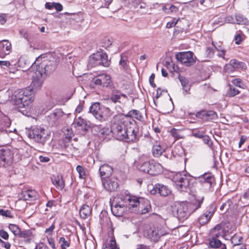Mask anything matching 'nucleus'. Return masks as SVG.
Segmentation results:
<instances>
[{
    "mask_svg": "<svg viewBox=\"0 0 249 249\" xmlns=\"http://www.w3.org/2000/svg\"><path fill=\"white\" fill-rule=\"evenodd\" d=\"M126 117L123 114L115 115L111 121L110 131L116 139L126 142H135L137 132L132 126L126 127Z\"/></svg>",
    "mask_w": 249,
    "mask_h": 249,
    "instance_id": "1",
    "label": "nucleus"
},
{
    "mask_svg": "<svg viewBox=\"0 0 249 249\" xmlns=\"http://www.w3.org/2000/svg\"><path fill=\"white\" fill-rule=\"evenodd\" d=\"M172 180L178 190L186 192L190 188L194 178L183 172H177L173 175Z\"/></svg>",
    "mask_w": 249,
    "mask_h": 249,
    "instance_id": "2",
    "label": "nucleus"
},
{
    "mask_svg": "<svg viewBox=\"0 0 249 249\" xmlns=\"http://www.w3.org/2000/svg\"><path fill=\"white\" fill-rule=\"evenodd\" d=\"M126 208L127 204L123 196H115L111 203L112 213L116 216H123Z\"/></svg>",
    "mask_w": 249,
    "mask_h": 249,
    "instance_id": "3",
    "label": "nucleus"
},
{
    "mask_svg": "<svg viewBox=\"0 0 249 249\" xmlns=\"http://www.w3.org/2000/svg\"><path fill=\"white\" fill-rule=\"evenodd\" d=\"M190 206L191 204L187 202L177 203L172 207L173 212L176 215L179 220L183 221L190 215L188 209Z\"/></svg>",
    "mask_w": 249,
    "mask_h": 249,
    "instance_id": "4",
    "label": "nucleus"
},
{
    "mask_svg": "<svg viewBox=\"0 0 249 249\" xmlns=\"http://www.w3.org/2000/svg\"><path fill=\"white\" fill-rule=\"evenodd\" d=\"M31 89H26L20 90L15 95V102L19 107L28 106L31 103Z\"/></svg>",
    "mask_w": 249,
    "mask_h": 249,
    "instance_id": "5",
    "label": "nucleus"
},
{
    "mask_svg": "<svg viewBox=\"0 0 249 249\" xmlns=\"http://www.w3.org/2000/svg\"><path fill=\"white\" fill-rule=\"evenodd\" d=\"M58 63V58L54 57H51L47 61H44L41 62L40 65L38 66L39 69H41V70H39L40 77H41L43 73L47 75L53 72L55 70Z\"/></svg>",
    "mask_w": 249,
    "mask_h": 249,
    "instance_id": "6",
    "label": "nucleus"
},
{
    "mask_svg": "<svg viewBox=\"0 0 249 249\" xmlns=\"http://www.w3.org/2000/svg\"><path fill=\"white\" fill-rule=\"evenodd\" d=\"M29 136L30 138L42 144H44L49 137L44 128L38 126L32 128Z\"/></svg>",
    "mask_w": 249,
    "mask_h": 249,
    "instance_id": "7",
    "label": "nucleus"
},
{
    "mask_svg": "<svg viewBox=\"0 0 249 249\" xmlns=\"http://www.w3.org/2000/svg\"><path fill=\"white\" fill-rule=\"evenodd\" d=\"M176 59L187 67L194 65L196 62V57L191 52H179L176 54Z\"/></svg>",
    "mask_w": 249,
    "mask_h": 249,
    "instance_id": "8",
    "label": "nucleus"
},
{
    "mask_svg": "<svg viewBox=\"0 0 249 249\" xmlns=\"http://www.w3.org/2000/svg\"><path fill=\"white\" fill-rule=\"evenodd\" d=\"M195 116L204 122H212L218 118L217 113L213 110L201 109L196 112Z\"/></svg>",
    "mask_w": 249,
    "mask_h": 249,
    "instance_id": "9",
    "label": "nucleus"
},
{
    "mask_svg": "<svg viewBox=\"0 0 249 249\" xmlns=\"http://www.w3.org/2000/svg\"><path fill=\"white\" fill-rule=\"evenodd\" d=\"M92 81L95 85L103 87L111 88L113 85L110 76L105 73L98 75Z\"/></svg>",
    "mask_w": 249,
    "mask_h": 249,
    "instance_id": "10",
    "label": "nucleus"
},
{
    "mask_svg": "<svg viewBox=\"0 0 249 249\" xmlns=\"http://www.w3.org/2000/svg\"><path fill=\"white\" fill-rule=\"evenodd\" d=\"M14 154L9 148L1 149L0 155V165L3 167L10 165L13 162Z\"/></svg>",
    "mask_w": 249,
    "mask_h": 249,
    "instance_id": "11",
    "label": "nucleus"
},
{
    "mask_svg": "<svg viewBox=\"0 0 249 249\" xmlns=\"http://www.w3.org/2000/svg\"><path fill=\"white\" fill-rule=\"evenodd\" d=\"M21 199L24 201H34L38 199L39 195L38 192L32 189H23L20 193Z\"/></svg>",
    "mask_w": 249,
    "mask_h": 249,
    "instance_id": "12",
    "label": "nucleus"
},
{
    "mask_svg": "<svg viewBox=\"0 0 249 249\" xmlns=\"http://www.w3.org/2000/svg\"><path fill=\"white\" fill-rule=\"evenodd\" d=\"M101 180L104 188L108 191H114L118 187L117 179L114 177L111 176Z\"/></svg>",
    "mask_w": 249,
    "mask_h": 249,
    "instance_id": "13",
    "label": "nucleus"
},
{
    "mask_svg": "<svg viewBox=\"0 0 249 249\" xmlns=\"http://www.w3.org/2000/svg\"><path fill=\"white\" fill-rule=\"evenodd\" d=\"M89 112L92 113L96 119L101 121H106L107 119L103 114L100 108V104L96 102L91 105L89 108Z\"/></svg>",
    "mask_w": 249,
    "mask_h": 249,
    "instance_id": "14",
    "label": "nucleus"
},
{
    "mask_svg": "<svg viewBox=\"0 0 249 249\" xmlns=\"http://www.w3.org/2000/svg\"><path fill=\"white\" fill-rule=\"evenodd\" d=\"M151 192L153 194H155L158 193L161 196H166L171 193V191L167 186L160 183H157L155 184Z\"/></svg>",
    "mask_w": 249,
    "mask_h": 249,
    "instance_id": "15",
    "label": "nucleus"
},
{
    "mask_svg": "<svg viewBox=\"0 0 249 249\" xmlns=\"http://www.w3.org/2000/svg\"><path fill=\"white\" fill-rule=\"evenodd\" d=\"M12 44L8 40L0 41V57L4 58L12 51Z\"/></svg>",
    "mask_w": 249,
    "mask_h": 249,
    "instance_id": "16",
    "label": "nucleus"
},
{
    "mask_svg": "<svg viewBox=\"0 0 249 249\" xmlns=\"http://www.w3.org/2000/svg\"><path fill=\"white\" fill-rule=\"evenodd\" d=\"M124 198L127 207L128 206L129 208H135L137 207L141 206L142 204V203L141 197H138L136 196H122Z\"/></svg>",
    "mask_w": 249,
    "mask_h": 249,
    "instance_id": "17",
    "label": "nucleus"
},
{
    "mask_svg": "<svg viewBox=\"0 0 249 249\" xmlns=\"http://www.w3.org/2000/svg\"><path fill=\"white\" fill-rule=\"evenodd\" d=\"M91 59L95 61H99V62H96L97 64L102 65L105 67H107L109 65L108 56L107 53H99L93 54L91 57Z\"/></svg>",
    "mask_w": 249,
    "mask_h": 249,
    "instance_id": "18",
    "label": "nucleus"
},
{
    "mask_svg": "<svg viewBox=\"0 0 249 249\" xmlns=\"http://www.w3.org/2000/svg\"><path fill=\"white\" fill-rule=\"evenodd\" d=\"M99 171L102 180L111 177L113 172V169L109 165L104 164L100 167Z\"/></svg>",
    "mask_w": 249,
    "mask_h": 249,
    "instance_id": "19",
    "label": "nucleus"
},
{
    "mask_svg": "<svg viewBox=\"0 0 249 249\" xmlns=\"http://www.w3.org/2000/svg\"><path fill=\"white\" fill-rule=\"evenodd\" d=\"M149 175L151 176L159 175L162 172V167L160 164L152 160L150 161Z\"/></svg>",
    "mask_w": 249,
    "mask_h": 249,
    "instance_id": "20",
    "label": "nucleus"
},
{
    "mask_svg": "<svg viewBox=\"0 0 249 249\" xmlns=\"http://www.w3.org/2000/svg\"><path fill=\"white\" fill-rule=\"evenodd\" d=\"M108 236L110 237L109 242L106 244L103 248V249H120L117 247L115 236L114 235V230L111 229L108 233Z\"/></svg>",
    "mask_w": 249,
    "mask_h": 249,
    "instance_id": "21",
    "label": "nucleus"
},
{
    "mask_svg": "<svg viewBox=\"0 0 249 249\" xmlns=\"http://www.w3.org/2000/svg\"><path fill=\"white\" fill-rule=\"evenodd\" d=\"M52 182L58 190H62L65 187V181L61 175L53 176Z\"/></svg>",
    "mask_w": 249,
    "mask_h": 249,
    "instance_id": "22",
    "label": "nucleus"
},
{
    "mask_svg": "<svg viewBox=\"0 0 249 249\" xmlns=\"http://www.w3.org/2000/svg\"><path fill=\"white\" fill-rule=\"evenodd\" d=\"M199 181L202 184H206L210 187L214 182V177L211 174H205L199 178Z\"/></svg>",
    "mask_w": 249,
    "mask_h": 249,
    "instance_id": "23",
    "label": "nucleus"
},
{
    "mask_svg": "<svg viewBox=\"0 0 249 249\" xmlns=\"http://www.w3.org/2000/svg\"><path fill=\"white\" fill-rule=\"evenodd\" d=\"M218 225L226 236L232 233L235 230L234 225L229 222H222Z\"/></svg>",
    "mask_w": 249,
    "mask_h": 249,
    "instance_id": "24",
    "label": "nucleus"
},
{
    "mask_svg": "<svg viewBox=\"0 0 249 249\" xmlns=\"http://www.w3.org/2000/svg\"><path fill=\"white\" fill-rule=\"evenodd\" d=\"M92 211V209L90 206L84 204L80 209L79 214L81 218L86 219L91 214Z\"/></svg>",
    "mask_w": 249,
    "mask_h": 249,
    "instance_id": "25",
    "label": "nucleus"
},
{
    "mask_svg": "<svg viewBox=\"0 0 249 249\" xmlns=\"http://www.w3.org/2000/svg\"><path fill=\"white\" fill-rule=\"evenodd\" d=\"M213 214V211H207L205 213L201 215L198 219V221L200 225L202 226L207 224Z\"/></svg>",
    "mask_w": 249,
    "mask_h": 249,
    "instance_id": "26",
    "label": "nucleus"
},
{
    "mask_svg": "<svg viewBox=\"0 0 249 249\" xmlns=\"http://www.w3.org/2000/svg\"><path fill=\"white\" fill-rule=\"evenodd\" d=\"M209 245L212 248L216 249L221 246V249H227L226 245L225 244H222L219 239L212 237L209 239Z\"/></svg>",
    "mask_w": 249,
    "mask_h": 249,
    "instance_id": "27",
    "label": "nucleus"
},
{
    "mask_svg": "<svg viewBox=\"0 0 249 249\" xmlns=\"http://www.w3.org/2000/svg\"><path fill=\"white\" fill-rule=\"evenodd\" d=\"M150 161H141L137 166V169L141 172L149 175Z\"/></svg>",
    "mask_w": 249,
    "mask_h": 249,
    "instance_id": "28",
    "label": "nucleus"
},
{
    "mask_svg": "<svg viewBox=\"0 0 249 249\" xmlns=\"http://www.w3.org/2000/svg\"><path fill=\"white\" fill-rule=\"evenodd\" d=\"M121 97L124 98H126L127 96L125 94L121 93L119 90H115L112 92L109 99L114 103L117 102H120V99Z\"/></svg>",
    "mask_w": 249,
    "mask_h": 249,
    "instance_id": "29",
    "label": "nucleus"
},
{
    "mask_svg": "<svg viewBox=\"0 0 249 249\" xmlns=\"http://www.w3.org/2000/svg\"><path fill=\"white\" fill-rule=\"evenodd\" d=\"M164 151V149L162 147L160 143L156 142L153 145L152 153L155 157L160 156Z\"/></svg>",
    "mask_w": 249,
    "mask_h": 249,
    "instance_id": "30",
    "label": "nucleus"
},
{
    "mask_svg": "<svg viewBox=\"0 0 249 249\" xmlns=\"http://www.w3.org/2000/svg\"><path fill=\"white\" fill-rule=\"evenodd\" d=\"M211 234L212 237L218 239L220 237H223L226 236L218 224L211 230Z\"/></svg>",
    "mask_w": 249,
    "mask_h": 249,
    "instance_id": "31",
    "label": "nucleus"
},
{
    "mask_svg": "<svg viewBox=\"0 0 249 249\" xmlns=\"http://www.w3.org/2000/svg\"><path fill=\"white\" fill-rule=\"evenodd\" d=\"M142 205L139 206V208L141 209V213L143 214L148 213L151 209V206L149 201L145 198L141 199Z\"/></svg>",
    "mask_w": 249,
    "mask_h": 249,
    "instance_id": "32",
    "label": "nucleus"
},
{
    "mask_svg": "<svg viewBox=\"0 0 249 249\" xmlns=\"http://www.w3.org/2000/svg\"><path fill=\"white\" fill-rule=\"evenodd\" d=\"M126 117V122L128 118H134L138 120H142V116L139 110L132 109L130 110L126 115H124Z\"/></svg>",
    "mask_w": 249,
    "mask_h": 249,
    "instance_id": "33",
    "label": "nucleus"
},
{
    "mask_svg": "<svg viewBox=\"0 0 249 249\" xmlns=\"http://www.w3.org/2000/svg\"><path fill=\"white\" fill-rule=\"evenodd\" d=\"M147 236L151 241H156L160 237L158 230L154 228H150L148 231Z\"/></svg>",
    "mask_w": 249,
    "mask_h": 249,
    "instance_id": "34",
    "label": "nucleus"
},
{
    "mask_svg": "<svg viewBox=\"0 0 249 249\" xmlns=\"http://www.w3.org/2000/svg\"><path fill=\"white\" fill-rule=\"evenodd\" d=\"M228 87L229 88L227 89L226 94V96L227 97H233L240 93V91L238 89L233 87L231 84L228 85Z\"/></svg>",
    "mask_w": 249,
    "mask_h": 249,
    "instance_id": "35",
    "label": "nucleus"
},
{
    "mask_svg": "<svg viewBox=\"0 0 249 249\" xmlns=\"http://www.w3.org/2000/svg\"><path fill=\"white\" fill-rule=\"evenodd\" d=\"M33 236V234L31 230H25L20 231L18 237L26 239L28 242H30V238Z\"/></svg>",
    "mask_w": 249,
    "mask_h": 249,
    "instance_id": "36",
    "label": "nucleus"
},
{
    "mask_svg": "<svg viewBox=\"0 0 249 249\" xmlns=\"http://www.w3.org/2000/svg\"><path fill=\"white\" fill-rule=\"evenodd\" d=\"M162 10L166 14H169L177 12L178 10V8L174 5L167 3L162 7Z\"/></svg>",
    "mask_w": 249,
    "mask_h": 249,
    "instance_id": "37",
    "label": "nucleus"
},
{
    "mask_svg": "<svg viewBox=\"0 0 249 249\" xmlns=\"http://www.w3.org/2000/svg\"><path fill=\"white\" fill-rule=\"evenodd\" d=\"M42 85V81L41 77H33L31 86L32 87V90H36L40 88Z\"/></svg>",
    "mask_w": 249,
    "mask_h": 249,
    "instance_id": "38",
    "label": "nucleus"
},
{
    "mask_svg": "<svg viewBox=\"0 0 249 249\" xmlns=\"http://www.w3.org/2000/svg\"><path fill=\"white\" fill-rule=\"evenodd\" d=\"M245 38L246 36L241 31H239V33L236 34L234 36V40L235 44L236 45H240Z\"/></svg>",
    "mask_w": 249,
    "mask_h": 249,
    "instance_id": "39",
    "label": "nucleus"
},
{
    "mask_svg": "<svg viewBox=\"0 0 249 249\" xmlns=\"http://www.w3.org/2000/svg\"><path fill=\"white\" fill-rule=\"evenodd\" d=\"M243 242V237L238 234H235L231 238V242L233 246H238L242 244Z\"/></svg>",
    "mask_w": 249,
    "mask_h": 249,
    "instance_id": "40",
    "label": "nucleus"
},
{
    "mask_svg": "<svg viewBox=\"0 0 249 249\" xmlns=\"http://www.w3.org/2000/svg\"><path fill=\"white\" fill-rule=\"evenodd\" d=\"M178 79L181 84L183 89L187 91L190 89V85L188 80L184 77L181 75L178 76Z\"/></svg>",
    "mask_w": 249,
    "mask_h": 249,
    "instance_id": "41",
    "label": "nucleus"
},
{
    "mask_svg": "<svg viewBox=\"0 0 249 249\" xmlns=\"http://www.w3.org/2000/svg\"><path fill=\"white\" fill-rule=\"evenodd\" d=\"M235 18V24L244 25L247 22V18L241 14L236 15Z\"/></svg>",
    "mask_w": 249,
    "mask_h": 249,
    "instance_id": "42",
    "label": "nucleus"
},
{
    "mask_svg": "<svg viewBox=\"0 0 249 249\" xmlns=\"http://www.w3.org/2000/svg\"><path fill=\"white\" fill-rule=\"evenodd\" d=\"M231 83L235 86L241 89H245L246 88V86L244 84L243 81L240 78L233 79L231 80Z\"/></svg>",
    "mask_w": 249,
    "mask_h": 249,
    "instance_id": "43",
    "label": "nucleus"
},
{
    "mask_svg": "<svg viewBox=\"0 0 249 249\" xmlns=\"http://www.w3.org/2000/svg\"><path fill=\"white\" fill-rule=\"evenodd\" d=\"M58 242L60 244L61 249H66L70 247L71 244L70 240H67L64 237H60Z\"/></svg>",
    "mask_w": 249,
    "mask_h": 249,
    "instance_id": "44",
    "label": "nucleus"
},
{
    "mask_svg": "<svg viewBox=\"0 0 249 249\" xmlns=\"http://www.w3.org/2000/svg\"><path fill=\"white\" fill-rule=\"evenodd\" d=\"M170 133L173 137L176 138V140L184 138V136L181 134L180 130H178L174 128L171 129Z\"/></svg>",
    "mask_w": 249,
    "mask_h": 249,
    "instance_id": "45",
    "label": "nucleus"
},
{
    "mask_svg": "<svg viewBox=\"0 0 249 249\" xmlns=\"http://www.w3.org/2000/svg\"><path fill=\"white\" fill-rule=\"evenodd\" d=\"M8 228L10 231L14 234L15 236H18L20 231L19 227L16 224H10L8 226Z\"/></svg>",
    "mask_w": 249,
    "mask_h": 249,
    "instance_id": "46",
    "label": "nucleus"
},
{
    "mask_svg": "<svg viewBox=\"0 0 249 249\" xmlns=\"http://www.w3.org/2000/svg\"><path fill=\"white\" fill-rule=\"evenodd\" d=\"M204 200V196L196 197L195 201L193 202V205L194 206V209L197 210L200 208L201 204Z\"/></svg>",
    "mask_w": 249,
    "mask_h": 249,
    "instance_id": "47",
    "label": "nucleus"
},
{
    "mask_svg": "<svg viewBox=\"0 0 249 249\" xmlns=\"http://www.w3.org/2000/svg\"><path fill=\"white\" fill-rule=\"evenodd\" d=\"M76 169L79 174V178L81 179H85L86 175L84 168L81 165H77Z\"/></svg>",
    "mask_w": 249,
    "mask_h": 249,
    "instance_id": "48",
    "label": "nucleus"
},
{
    "mask_svg": "<svg viewBox=\"0 0 249 249\" xmlns=\"http://www.w3.org/2000/svg\"><path fill=\"white\" fill-rule=\"evenodd\" d=\"M165 65L167 69H170V71L171 72H177L178 70V67L177 66H176L175 64H173L170 62L166 61L165 63Z\"/></svg>",
    "mask_w": 249,
    "mask_h": 249,
    "instance_id": "49",
    "label": "nucleus"
},
{
    "mask_svg": "<svg viewBox=\"0 0 249 249\" xmlns=\"http://www.w3.org/2000/svg\"><path fill=\"white\" fill-rule=\"evenodd\" d=\"M230 64L232 66V67L235 69H238L241 67V64L242 63L239 62L238 60L236 59H231L230 61Z\"/></svg>",
    "mask_w": 249,
    "mask_h": 249,
    "instance_id": "50",
    "label": "nucleus"
},
{
    "mask_svg": "<svg viewBox=\"0 0 249 249\" xmlns=\"http://www.w3.org/2000/svg\"><path fill=\"white\" fill-rule=\"evenodd\" d=\"M0 215L9 218H12L13 217L11 212L9 210H4L3 209H0Z\"/></svg>",
    "mask_w": 249,
    "mask_h": 249,
    "instance_id": "51",
    "label": "nucleus"
},
{
    "mask_svg": "<svg viewBox=\"0 0 249 249\" xmlns=\"http://www.w3.org/2000/svg\"><path fill=\"white\" fill-rule=\"evenodd\" d=\"M110 132H111L110 130H109L108 128H104L101 129L99 131L100 134L103 137L107 136Z\"/></svg>",
    "mask_w": 249,
    "mask_h": 249,
    "instance_id": "52",
    "label": "nucleus"
},
{
    "mask_svg": "<svg viewBox=\"0 0 249 249\" xmlns=\"http://www.w3.org/2000/svg\"><path fill=\"white\" fill-rule=\"evenodd\" d=\"M224 71L226 72L230 73V72H233L235 71V70L232 67V66L230 64V63H229L228 64H227L225 65Z\"/></svg>",
    "mask_w": 249,
    "mask_h": 249,
    "instance_id": "53",
    "label": "nucleus"
},
{
    "mask_svg": "<svg viewBox=\"0 0 249 249\" xmlns=\"http://www.w3.org/2000/svg\"><path fill=\"white\" fill-rule=\"evenodd\" d=\"M76 124L78 126H81L86 124V121L81 117H79L76 120Z\"/></svg>",
    "mask_w": 249,
    "mask_h": 249,
    "instance_id": "54",
    "label": "nucleus"
},
{
    "mask_svg": "<svg viewBox=\"0 0 249 249\" xmlns=\"http://www.w3.org/2000/svg\"><path fill=\"white\" fill-rule=\"evenodd\" d=\"M0 236L4 240H7L9 239V235L7 231L3 230H0Z\"/></svg>",
    "mask_w": 249,
    "mask_h": 249,
    "instance_id": "55",
    "label": "nucleus"
},
{
    "mask_svg": "<svg viewBox=\"0 0 249 249\" xmlns=\"http://www.w3.org/2000/svg\"><path fill=\"white\" fill-rule=\"evenodd\" d=\"M178 21H179V19H178L176 21H175L174 20H172V21H169L167 23L166 27L167 28H171L173 27H175L178 24Z\"/></svg>",
    "mask_w": 249,
    "mask_h": 249,
    "instance_id": "56",
    "label": "nucleus"
},
{
    "mask_svg": "<svg viewBox=\"0 0 249 249\" xmlns=\"http://www.w3.org/2000/svg\"><path fill=\"white\" fill-rule=\"evenodd\" d=\"M6 67L8 68L7 70L8 71L9 73H15L16 71H18L17 68L14 65H12L11 63L10 66H8Z\"/></svg>",
    "mask_w": 249,
    "mask_h": 249,
    "instance_id": "57",
    "label": "nucleus"
},
{
    "mask_svg": "<svg viewBox=\"0 0 249 249\" xmlns=\"http://www.w3.org/2000/svg\"><path fill=\"white\" fill-rule=\"evenodd\" d=\"M155 77V74L154 73H152L150 75V76L149 77V81L150 84L153 88L156 87V85L154 82Z\"/></svg>",
    "mask_w": 249,
    "mask_h": 249,
    "instance_id": "58",
    "label": "nucleus"
},
{
    "mask_svg": "<svg viewBox=\"0 0 249 249\" xmlns=\"http://www.w3.org/2000/svg\"><path fill=\"white\" fill-rule=\"evenodd\" d=\"M53 6L56 11L60 12L63 10V6L60 3L53 2Z\"/></svg>",
    "mask_w": 249,
    "mask_h": 249,
    "instance_id": "59",
    "label": "nucleus"
},
{
    "mask_svg": "<svg viewBox=\"0 0 249 249\" xmlns=\"http://www.w3.org/2000/svg\"><path fill=\"white\" fill-rule=\"evenodd\" d=\"M226 22L231 24H235V19L232 16H228L225 18Z\"/></svg>",
    "mask_w": 249,
    "mask_h": 249,
    "instance_id": "60",
    "label": "nucleus"
},
{
    "mask_svg": "<svg viewBox=\"0 0 249 249\" xmlns=\"http://www.w3.org/2000/svg\"><path fill=\"white\" fill-rule=\"evenodd\" d=\"M247 138L245 135H242L240 137V141L239 142V147H241V146L244 143V142L246 141Z\"/></svg>",
    "mask_w": 249,
    "mask_h": 249,
    "instance_id": "61",
    "label": "nucleus"
},
{
    "mask_svg": "<svg viewBox=\"0 0 249 249\" xmlns=\"http://www.w3.org/2000/svg\"><path fill=\"white\" fill-rule=\"evenodd\" d=\"M39 160L40 162H49L50 160V158L48 157H44L42 156H40L39 157Z\"/></svg>",
    "mask_w": 249,
    "mask_h": 249,
    "instance_id": "62",
    "label": "nucleus"
},
{
    "mask_svg": "<svg viewBox=\"0 0 249 249\" xmlns=\"http://www.w3.org/2000/svg\"><path fill=\"white\" fill-rule=\"evenodd\" d=\"M6 21V17L4 14L0 15V24L3 25Z\"/></svg>",
    "mask_w": 249,
    "mask_h": 249,
    "instance_id": "63",
    "label": "nucleus"
},
{
    "mask_svg": "<svg viewBox=\"0 0 249 249\" xmlns=\"http://www.w3.org/2000/svg\"><path fill=\"white\" fill-rule=\"evenodd\" d=\"M48 243L50 246L53 249H55V244L54 240L52 238L48 239Z\"/></svg>",
    "mask_w": 249,
    "mask_h": 249,
    "instance_id": "64",
    "label": "nucleus"
}]
</instances>
